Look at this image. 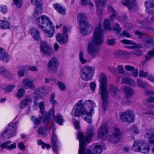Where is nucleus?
<instances>
[{"mask_svg":"<svg viewBox=\"0 0 154 154\" xmlns=\"http://www.w3.org/2000/svg\"><path fill=\"white\" fill-rule=\"evenodd\" d=\"M107 9L108 12L112 14L109 19H106L104 20L103 23L104 29H102V25L99 24L94 31L91 41L88 45L87 52L89 55L93 58H95L99 54V46L102 44L103 42V34L104 31L112 30L110 22L112 21L117 17V12L112 6H109Z\"/></svg>","mask_w":154,"mask_h":154,"instance_id":"nucleus-1","label":"nucleus"},{"mask_svg":"<svg viewBox=\"0 0 154 154\" xmlns=\"http://www.w3.org/2000/svg\"><path fill=\"white\" fill-rule=\"evenodd\" d=\"M94 131L93 128L88 129L85 137L82 132H79L77 133V136L79 141L80 146L79 154H100L105 149V146L102 143L93 144L91 147L93 149V152L91 151L89 149H85V143L90 142L94 134Z\"/></svg>","mask_w":154,"mask_h":154,"instance_id":"nucleus-2","label":"nucleus"},{"mask_svg":"<svg viewBox=\"0 0 154 154\" xmlns=\"http://www.w3.org/2000/svg\"><path fill=\"white\" fill-rule=\"evenodd\" d=\"M145 136L149 138L147 143L142 140H135L133 146L132 147L133 151L140 152L143 153H147L149 152L150 148L149 146H154V128H147Z\"/></svg>","mask_w":154,"mask_h":154,"instance_id":"nucleus-3","label":"nucleus"},{"mask_svg":"<svg viewBox=\"0 0 154 154\" xmlns=\"http://www.w3.org/2000/svg\"><path fill=\"white\" fill-rule=\"evenodd\" d=\"M87 104L91 105L90 111L88 112L85 109L83 104V101L82 100H79L75 105L72 109L71 114L74 117H79L82 116L83 118L88 123H91V112L93 110V107L95 105V103L91 100H86L84 104Z\"/></svg>","mask_w":154,"mask_h":154,"instance_id":"nucleus-4","label":"nucleus"},{"mask_svg":"<svg viewBox=\"0 0 154 154\" xmlns=\"http://www.w3.org/2000/svg\"><path fill=\"white\" fill-rule=\"evenodd\" d=\"M99 81L100 83V86L99 93L101 95L102 99L101 108L103 111L105 112L108 107L107 99L109 92L107 90V80L106 76L103 74H101Z\"/></svg>","mask_w":154,"mask_h":154,"instance_id":"nucleus-5","label":"nucleus"},{"mask_svg":"<svg viewBox=\"0 0 154 154\" xmlns=\"http://www.w3.org/2000/svg\"><path fill=\"white\" fill-rule=\"evenodd\" d=\"M36 23L43 30L47 36L49 37L53 36L55 31L54 26L48 17L45 15L38 17L36 20Z\"/></svg>","mask_w":154,"mask_h":154,"instance_id":"nucleus-6","label":"nucleus"},{"mask_svg":"<svg viewBox=\"0 0 154 154\" xmlns=\"http://www.w3.org/2000/svg\"><path fill=\"white\" fill-rule=\"evenodd\" d=\"M87 17L84 13H79L77 16V21L79 24L80 31L82 34H87L91 28L90 25L87 20Z\"/></svg>","mask_w":154,"mask_h":154,"instance_id":"nucleus-7","label":"nucleus"},{"mask_svg":"<svg viewBox=\"0 0 154 154\" xmlns=\"http://www.w3.org/2000/svg\"><path fill=\"white\" fill-rule=\"evenodd\" d=\"M17 122H11L8 125L3 133L2 136L5 138H10L16 135L17 131Z\"/></svg>","mask_w":154,"mask_h":154,"instance_id":"nucleus-8","label":"nucleus"},{"mask_svg":"<svg viewBox=\"0 0 154 154\" xmlns=\"http://www.w3.org/2000/svg\"><path fill=\"white\" fill-rule=\"evenodd\" d=\"M45 103L43 102H40L39 104V107L40 109L41 113L43 116L42 120L44 121L48 122L51 118L54 117V109L53 108L49 110V112L45 111Z\"/></svg>","mask_w":154,"mask_h":154,"instance_id":"nucleus-9","label":"nucleus"},{"mask_svg":"<svg viewBox=\"0 0 154 154\" xmlns=\"http://www.w3.org/2000/svg\"><path fill=\"white\" fill-rule=\"evenodd\" d=\"M41 53L44 56L50 57L53 53V50L50 45L45 41L42 42L40 45Z\"/></svg>","mask_w":154,"mask_h":154,"instance_id":"nucleus-10","label":"nucleus"},{"mask_svg":"<svg viewBox=\"0 0 154 154\" xmlns=\"http://www.w3.org/2000/svg\"><path fill=\"white\" fill-rule=\"evenodd\" d=\"M92 68L88 65L85 66L80 71L81 78L82 79L88 81L92 76Z\"/></svg>","mask_w":154,"mask_h":154,"instance_id":"nucleus-11","label":"nucleus"},{"mask_svg":"<svg viewBox=\"0 0 154 154\" xmlns=\"http://www.w3.org/2000/svg\"><path fill=\"white\" fill-rule=\"evenodd\" d=\"M68 29L64 26L63 27V35L60 33H58L56 36L57 41L61 44H65L67 43L69 40L68 35L67 33Z\"/></svg>","mask_w":154,"mask_h":154,"instance_id":"nucleus-12","label":"nucleus"},{"mask_svg":"<svg viewBox=\"0 0 154 154\" xmlns=\"http://www.w3.org/2000/svg\"><path fill=\"white\" fill-rule=\"evenodd\" d=\"M59 65V61L55 57H52L48 63V71L51 73L56 72L57 70Z\"/></svg>","mask_w":154,"mask_h":154,"instance_id":"nucleus-13","label":"nucleus"},{"mask_svg":"<svg viewBox=\"0 0 154 154\" xmlns=\"http://www.w3.org/2000/svg\"><path fill=\"white\" fill-rule=\"evenodd\" d=\"M54 127V125L52 124L49 128L48 131L50 133L51 131H52V135L51 139L52 146L54 152L57 154V151L58 150L57 143H58V141L56 134L54 133L55 131Z\"/></svg>","mask_w":154,"mask_h":154,"instance_id":"nucleus-14","label":"nucleus"},{"mask_svg":"<svg viewBox=\"0 0 154 154\" xmlns=\"http://www.w3.org/2000/svg\"><path fill=\"white\" fill-rule=\"evenodd\" d=\"M121 132L120 130L117 128L114 129V131L109 139V142L113 144L117 143L120 139Z\"/></svg>","mask_w":154,"mask_h":154,"instance_id":"nucleus-15","label":"nucleus"},{"mask_svg":"<svg viewBox=\"0 0 154 154\" xmlns=\"http://www.w3.org/2000/svg\"><path fill=\"white\" fill-rule=\"evenodd\" d=\"M120 118L123 121L131 123L134 121V116L130 111L126 112L120 115Z\"/></svg>","mask_w":154,"mask_h":154,"instance_id":"nucleus-16","label":"nucleus"},{"mask_svg":"<svg viewBox=\"0 0 154 154\" xmlns=\"http://www.w3.org/2000/svg\"><path fill=\"white\" fill-rule=\"evenodd\" d=\"M109 129L107 124L103 123L100 127L98 132V136L100 138H102L108 134Z\"/></svg>","mask_w":154,"mask_h":154,"instance_id":"nucleus-17","label":"nucleus"},{"mask_svg":"<svg viewBox=\"0 0 154 154\" xmlns=\"http://www.w3.org/2000/svg\"><path fill=\"white\" fill-rule=\"evenodd\" d=\"M145 5L147 13L150 14H154V11L152 10V8L154 7V0H149L145 2Z\"/></svg>","mask_w":154,"mask_h":154,"instance_id":"nucleus-18","label":"nucleus"},{"mask_svg":"<svg viewBox=\"0 0 154 154\" xmlns=\"http://www.w3.org/2000/svg\"><path fill=\"white\" fill-rule=\"evenodd\" d=\"M0 59L3 62L5 63L8 62L10 60L9 54L1 48H0Z\"/></svg>","mask_w":154,"mask_h":154,"instance_id":"nucleus-19","label":"nucleus"},{"mask_svg":"<svg viewBox=\"0 0 154 154\" xmlns=\"http://www.w3.org/2000/svg\"><path fill=\"white\" fill-rule=\"evenodd\" d=\"M23 86L27 88L34 89L35 86L32 80L29 79L25 78L22 80Z\"/></svg>","mask_w":154,"mask_h":154,"instance_id":"nucleus-20","label":"nucleus"},{"mask_svg":"<svg viewBox=\"0 0 154 154\" xmlns=\"http://www.w3.org/2000/svg\"><path fill=\"white\" fill-rule=\"evenodd\" d=\"M96 3L97 7V11L98 14H99L101 13V10L104 6L106 5V0H94Z\"/></svg>","mask_w":154,"mask_h":154,"instance_id":"nucleus-21","label":"nucleus"},{"mask_svg":"<svg viewBox=\"0 0 154 154\" xmlns=\"http://www.w3.org/2000/svg\"><path fill=\"white\" fill-rule=\"evenodd\" d=\"M0 75L9 79L12 77V75L3 66H0Z\"/></svg>","mask_w":154,"mask_h":154,"instance_id":"nucleus-22","label":"nucleus"},{"mask_svg":"<svg viewBox=\"0 0 154 154\" xmlns=\"http://www.w3.org/2000/svg\"><path fill=\"white\" fill-rule=\"evenodd\" d=\"M122 3L129 9H131L136 6L135 0H122Z\"/></svg>","mask_w":154,"mask_h":154,"instance_id":"nucleus-23","label":"nucleus"},{"mask_svg":"<svg viewBox=\"0 0 154 154\" xmlns=\"http://www.w3.org/2000/svg\"><path fill=\"white\" fill-rule=\"evenodd\" d=\"M122 43L125 44H131L133 46L132 47L129 46L128 48H140L142 47V46L141 44L139 45L136 43L134 42L127 40H123L121 41Z\"/></svg>","mask_w":154,"mask_h":154,"instance_id":"nucleus-24","label":"nucleus"},{"mask_svg":"<svg viewBox=\"0 0 154 154\" xmlns=\"http://www.w3.org/2000/svg\"><path fill=\"white\" fill-rule=\"evenodd\" d=\"M30 30L31 35L33 39L37 41L40 40L41 38L38 31L35 28L31 29Z\"/></svg>","mask_w":154,"mask_h":154,"instance_id":"nucleus-25","label":"nucleus"},{"mask_svg":"<svg viewBox=\"0 0 154 154\" xmlns=\"http://www.w3.org/2000/svg\"><path fill=\"white\" fill-rule=\"evenodd\" d=\"M32 101L31 97L30 96H27L21 102L20 106V108L22 109L24 108L29 103L32 102Z\"/></svg>","mask_w":154,"mask_h":154,"instance_id":"nucleus-26","label":"nucleus"},{"mask_svg":"<svg viewBox=\"0 0 154 154\" xmlns=\"http://www.w3.org/2000/svg\"><path fill=\"white\" fill-rule=\"evenodd\" d=\"M53 6L54 8L60 14L63 15H65L66 14V9L65 8H63L61 7L58 4H54L53 5Z\"/></svg>","mask_w":154,"mask_h":154,"instance_id":"nucleus-27","label":"nucleus"},{"mask_svg":"<svg viewBox=\"0 0 154 154\" xmlns=\"http://www.w3.org/2000/svg\"><path fill=\"white\" fill-rule=\"evenodd\" d=\"M125 96L126 98H128L132 96L134 92V90L129 87H126L124 88Z\"/></svg>","mask_w":154,"mask_h":154,"instance_id":"nucleus-28","label":"nucleus"},{"mask_svg":"<svg viewBox=\"0 0 154 154\" xmlns=\"http://www.w3.org/2000/svg\"><path fill=\"white\" fill-rule=\"evenodd\" d=\"M42 118H43V116H42V117H41V118L40 119L36 118L33 116H31V119L32 121L35 124V125L33 127L34 128H35L37 127V125H39L41 120L43 121V122L46 123H50L49 120L48 122H46V121H44L43 120H42Z\"/></svg>","mask_w":154,"mask_h":154,"instance_id":"nucleus-29","label":"nucleus"},{"mask_svg":"<svg viewBox=\"0 0 154 154\" xmlns=\"http://www.w3.org/2000/svg\"><path fill=\"white\" fill-rule=\"evenodd\" d=\"M55 120L57 123L60 125H62L63 124V122L64 121V119L63 118V117L60 114H58L57 115L55 116Z\"/></svg>","mask_w":154,"mask_h":154,"instance_id":"nucleus-30","label":"nucleus"},{"mask_svg":"<svg viewBox=\"0 0 154 154\" xmlns=\"http://www.w3.org/2000/svg\"><path fill=\"white\" fill-rule=\"evenodd\" d=\"M9 23L6 21L3 20H0V28L2 29H9L10 27Z\"/></svg>","mask_w":154,"mask_h":154,"instance_id":"nucleus-31","label":"nucleus"},{"mask_svg":"<svg viewBox=\"0 0 154 154\" xmlns=\"http://www.w3.org/2000/svg\"><path fill=\"white\" fill-rule=\"evenodd\" d=\"M152 57L154 58V49L148 52L145 56V62L149 60Z\"/></svg>","mask_w":154,"mask_h":154,"instance_id":"nucleus-32","label":"nucleus"},{"mask_svg":"<svg viewBox=\"0 0 154 154\" xmlns=\"http://www.w3.org/2000/svg\"><path fill=\"white\" fill-rule=\"evenodd\" d=\"M122 82L132 86H134L135 85V84L133 80L127 78H124L122 80Z\"/></svg>","mask_w":154,"mask_h":154,"instance_id":"nucleus-33","label":"nucleus"},{"mask_svg":"<svg viewBox=\"0 0 154 154\" xmlns=\"http://www.w3.org/2000/svg\"><path fill=\"white\" fill-rule=\"evenodd\" d=\"M32 4L33 5H35L39 9L40 13H42V10L41 8V5L40 3L38 2V0H31Z\"/></svg>","mask_w":154,"mask_h":154,"instance_id":"nucleus-34","label":"nucleus"},{"mask_svg":"<svg viewBox=\"0 0 154 154\" xmlns=\"http://www.w3.org/2000/svg\"><path fill=\"white\" fill-rule=\"evenodd\" d=\"M118 91L117 88L115 87L112 85H111L110 88V92L112 96L113 97H115L117 94V92Z\"/></svg>","mask_w":154,"mask_h":154,"instance_id":"nucleus-35","label":"nucleus"},{"mask_svg":"<svg viewBox=\"0 0 154 154\" xmlns=\"http://www.w3.org/2000/svg\"><path fill=\"white\" fill-rule=\"evenodd\" d=\"M79 58L80 61L82 64L86 63L87 60L84 57V53L82 51H81L79 54Z\"/></svg>","mask_w":154,"mask_h":154,"instance_id":"nucleus-36","label":"nucleus"},{"mask_svg":"<svg viewBox=\"0 0 154 154\" xmlns=\"http://www.w3.org/2000/svg\"><path fill=\"white\" fill-rule=\"evenodd\" d=\"M125 51L122 50H116L113 53V54L116 57H119L120 56L125 54Z\"/></svg>","mask_w":154,"mask_h":154,"instance_id":"nucleus-37","label":"nucleus"},{"mask_svg":"<svg viewBox=\"0 0 154 154\" xmlns=\"http://www.w3.org/2000/svg\"><path fill=\"white\" fill-rule=\"evenodd\" d=\"M137 85L138 86L141 88H144L148 85V84L145 82L140 79H138L137 80Z\"/></svg>","mask_w":154,"mask_h":154,"instance_id":"nucleus-38","label":"nucleus"},{"mask_svg":"<svg viewBox=\"0 0 154 154\" xmlns=\"http://www.w3.org/2000/svg\"><path fill=\"white\" fill-rule=\"evenodd\" d=\"M56 85L61 90L64 91L66 89L65 84L61 82L57 81L56 83Z\"/></svg>","mask_w":154,"mask_h":154,"instance_id":"nucleus-39","label":"nucleus"},{"mask_svg":"<svg viewBox=\"0 0 154 154\" xmlns=\"http://www.w3.org/2000/svg\"><path fill=\"white\" fill-rule=\"evenodd\" d=\"M138 133V129L137 127L134 125L131 128V134H134V135H135L136 134H137ZM134 136H133L132 137V139H134Z\"/></svg>","mask_w":154,"mask_h":154,"instance_id":"nucleus-40","label":"nucleus"},{"mask_svg":"<svg viewBox=\"0 0 154 154\" xmlns=\"http://www.w3.org/2000/svg\"><path fill=\"white\" fill-rule=\"evenodd\" d=\"M129 54L133 55L141 56L142 54V53L141 50H138L130 52Z\"/></svg>","mask_w":154,"mask_h":154,"instance_id":"nucleus-41","label":"nucleus"},{"mask_svg":"<svg viewBox=\"0 0 154 154\" xmlns=\"http://www.w3.org/2000/svg\"><path fill=\"white\" fill-rule=\"evenodd\" d=\"M38 145H41L42 148H46L48 149L51 147L50 145L45 143L40 140H38Z\"/></svg>","mask_w":154,"mask_h":154,"instance_id":"nucleus-42","label":"nucleus"},{"mask_svg":"<svg viewBox=\"0 0 154 154\" xmlns=\"http://www.w3.org/2000/svg\"><path fill=\"white\" fill-rule=\"evenodd\" d=\"M47 128L45 126H41L38 130L37 131L38 134L41 135H43L46 131Z\"/></svg>","mask_w":154,"mask_h":154,"instance_id":"nucleus-43","label":"nucleus"},{"mask_svg":"<svg viewBox=\"0 0 154 154\" xmlns=\"http://www.w3.org/2000/svg\"><path fill=\"white\" fill-rule=\"evenodd\" d=\"M25 93V91L23 89H19L17 94V97L19 98L22 97L23 96Z\"/></svg>","mask_w":154,"mask_h":154,"instance_id":"nucleus-44","label":"nucleus"},{"mask_svg":"<svg viewBox=\"0 0 154 154\" xmlns=\"http://www.w3.org/2000/svg\"><path fill=\"white\" fill-rule=\"evenodd\" d=\"M12 142L11 141H8L1 144L0 145V147L2 149L6 148L7 149L8 146Z\"/></svg>","mask_w":154,"mask_h":154,"instance_id":"nucleus-45","label":"nucleus"},{"mask_svg":"<svg viewBox=\"0 0 154 154\" xmlns=\"http://www.w3.org/2000/svg\"><path fill=\"white\" fill-rule=\"evenodd\" d=\"M13 3L17 7L20 8L22 5V0H13Z\"/></svg>","mask_w":154,"mask_h":154,"instance_id":"nucleus-46","label":"nucleus"},{"mask_svg":"<svg viewBox=\"0 0 154 154\" xmlns=\"http://www.w3.org/2000/svg\"><path fill=\"white\" fill-rule=\"evenodd\" d=\"M8 11V8L6 5H0V11L3 14H5Z\"/></svg>","mask_w":154,"mask_h":154,"instance_id":"nucleus-47","label":"nucleus"},{"mask_svg":"<svg viewBox=\"0 0 154 154\" xmlns=\"http://www.w3.org/2000/svg\"><path fill=\"white\" fill-rule=\"evenodd\" d=\"M116 39H108L107 40V44L109 45L113 46L116 43Z\"/></svg>","mask_w":154,"mask_h":154,"instance_id":"nucleus-48","label":"nucleus"},{"mask_svg":"<svg viewBox=\"0 0 154 154\" xmlns=\"http://www.w3.org/2000/svg\"><path fill=\"white\" fill-rule=\"evenodd\" d=\"M148 75V73L143 70H141L139 72V76L140 77H146Z\"/></svg>","mask_w":154,"mask_h":154,"instance_id":"nucleus-49","label":"nucleus"},{"mask_svg":"<svg viewBox=\"0 0 154 154\" xmlns=\"http://www.w3.org/2000/svg\"><path fill=\"white\" fill-rule=\"evenodd\" d=\"M75 128L76 129H79L80 128L79 122L75 119L73 118L72 119Z\"/></svg>","mask_w":154,"mask_h":154,"instance_id":"nucleus-50","label":"nucleus"},{"mask_svg":"<svg viewBox=\"0 0 154 154\" xmlns=\"http://www.w3.org/2000/svg\"><path fill=\"white\" fill-rule=\"evenodd\" d=\"M25 69L23 67L20 68L18 72V76L20 77H22L24 75Z\"/></svg>","mask_w":154,"mask_h":154,"instance_id":"nucleus-51","label":"nucleus"},{"mask_svg":"<svg viewBox=\"0 0 154 154\" xmlns=\"http://www.w3.org/2000/svg\"><path fill=\"white\" fill-rule=\"evenodd\" d=\"M114 29L117 32H119L121 31V28L120 27V25L118 23H116L114 27Z\"/></svg>","mask_w":154,"mask_h":154,"instance_id":"nucleus-52","label":"nucleus"},{"mask_svg":"<svg viewBox=\"0 0 154 154\" xmlns=\"http://www.w3.org/2000/svg\"><path fill=\"white\" fill-rule=\"evenodd\" d=\"M15 87L14 85H9L6 87L5 89L7 92H10L14 89Z\"/></svg>","mask_w":154,"mask_h":154,"instance_id":"nucleus-53","label":"nucleus"},{"mask_svg":"<svg viewBox=\"0 0 154 154\" xmlns=\"http://www.w3.org/2000/svg\"><path fill=\"white\" fill-rule=\"evenodd\" d=\"M96 87V84L95 82H93L90 83V88L92 92L94 91Z\"/></svg>","mask_w":154,"mask_h":154,"instance_id":"nucleus-54","label":"nucleus"},{"mask_svg":"<svg viewBox=\"0 0 154 154\" xmlns=\"http://www.w3.org/2000/svg\"><path fill=\"white\" fill-rule=\"evenodd\" d=\"M16 147V143H14L12 144L9 145L8 146L7 149L11 150L15 149Z\"/></svg>","mask_w":154,"mask_h":154,"instance_id":"nucleus-55","label":"nucleus"},{"mask_svg":"<svg viewBox=\"0 0 154 154\" xmlns=\"http://www.w3.org/2000/svg\"><path fill=\"white\" fill-rule=\"evenodd\" d=\"M124 27L126 29L129 30L132 28V25L131 23H127L124 25Z\"/></svg>","mask_w":154,"mask_h":154,"instance_id":"nucleus-56","label":"nucleus"},{"mask_svg":"<svg viewBox=\"0 0 154 154\" xmlns=\"http://www.w3.org/2000/svg\"><path fill=\"white\" fill-rule=\"evenodd\" d=\"M18 146L19 148L21 150L23 151L25 149V147L22 142L19 143L18 144Z\"/></svg>","mask_w":154,"mask_h":154,"instance_id":"nucleus-57","label":"nucleus"},{"mask_svg":"<svg viewBox=\"0 0 154 154\" xmlns=\"http://www.w3.org/2000/svg\"><path fill=\"white\" fill-rule=\"evenodd\" d=\"M28 69L32 71H37L38 69L37 67L35 66H31L29 67Z\"/></svg>","mask_w":154,"mask_h":154,"instance_id":"nucleus-58","label":"nucleus"},{"mask_svg":"<svg viewBox=\"0 0 154 154\" xmlns=\"http://www.w3.org/2000/svg\"><path fill=\"white\" fill-rule=\"evenodd\" d=\"M125 69L128 71H133L134 69V68L129 65H126L125 66Z\"/></svg>","mask_w":154,"mask_h":154,"instance_id":"nucleus-59","label":"nucleus"},{"mask_svg":"<svg viewBox=\"0 0 154 154\" xmlns=\"http://www.w3.org/2000/svg\"><path fill=\"white\" fill-rule=\"evenodd\" d=\"M122 35L125 36L127 37H131L130 34L125 30L123 31L122 34L121 35V36H122Z\"/></svg>","mask_w":154,"mask_h":154,"instance_id":"nucleus-60","label":"nucleus"},{"mask_svg":"<svg viewBox=\"0 0 154 154\" xmlns=\"http://www.w3.org/2000/svg\"><path fill=\"white\" fill-rule=\"evenodd\" d=\"M118 69L119 72L121 74L124 73V70L123 67L122 66H119L118 67Z\"/></svg>","mask_w":154,"mask_h":154,"instance_id":"nucleus-61","label":"nucleus"},{"mask_svg":"<svg viewBox=\"0 0 154 154\" xmlns=\"http://www.w3.org/2000/svg\"><path fill=\"white\" fill-rule=\"evenodd\" d=\"M135 34L139 36L140 38H142L144 35L142 33L140 32L139 31L137 30L135 32Z\"/></svg>","mask_w":154,"mask_h":154,"instance_id":"nucleus-62","label":"nucleus"},{"mask_svg":"<svg viewBox=\"0 0 154 154\" xmlns=\"http://www.w3.org/2000/svg\"><path fill=\"white\" fill-rule=\"evenodd\" d=\"M132 75L134 77H136L138 76V70L137 69H135L132 71Z\"/></svg>","mask_w":154,"mask_h":154,"instance_id":"nucleus-63","label":"nucleus"},{"mask_svg":"<svg viewBox=\"0 0 154 154\" xmlns=\"http://www.w3.org/2000/svg\"><path fill=\"white\" fill-rule=\"evenodd\" d=\"M146 100L149 103H154V97H148L146 99Z\"/></svg>","mask_w":154,"mask_h":154,"instance_id":"nucleus-64","label":"nucleus"}]
</instances>
